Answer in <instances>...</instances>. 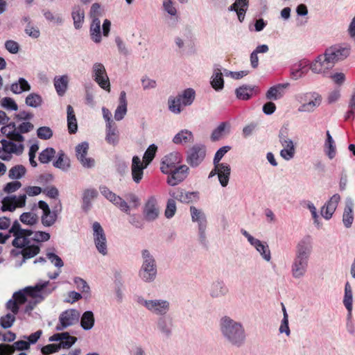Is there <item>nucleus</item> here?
Listing matches in <instances>:
<instances>
[{
  "label": "nucleus",
  "mask_w": 355,
  "mask_h": 355,
  "mask_svg": "<svg viewBox=\"0 0 355 355\" xmlns=\"http://www.w3.org/2000/svg\"><path fill=\"white\" fill-rule=\"evenodd\" d=\"M92 78L103 89L110 90V83L105 68L102 63L95 62L92 68Z\"/></svg>",
  "instance_id": "nucleus-12"
},
{
  "label": "nucleus",
  "mask_w": 355,
  "mask_h": 355,
  "mask_svg": "<svg viewBox=\"0 0 355 355\" xmlns=\"http://www.w3.org/2000/svg\"><path fill=\"white\" fill-rule=\"evenodd\" d=\"M295 99L300 104L298 112L305 113L313 112L322 102V96L316 92L300 93L295 96Z\"/></svg>",
  "instance_id": "nucleus-4"
},
{
  "label": "nucleus",
  "mask_w": 355,
  "mask_h": 355,
  "mask_svg": "<svg viewBox=\"0 0 355 355\" xmlns=\"http://www.w3.org/2000/svg\"><path fill=\"white\" fill-rule=\"evenodd\" d=\"M157 331L166 338H168L172 335L173 320L170 317H159L156 322Z\"/></svg>",
  "instance_id": "nucleus-27"
},
{
  "label": "nucleus",
  "mask_w": 355,
  "mask_h": 355,
  "mask_svg": "<svg viewBox=\"0 0 355 355\" xmlns=\"http://www.w3.org/2000/svg\"><path fill=\"white\" fill-rule=\"evenodd\" d=\"M141 265L139 270V277L144 282H153L157 275V264L155 258L147 249L141 250Z\"/></svg>",
  "instance_id": "nucleus-2"
},
{
  "label": "nucleus",
  "mask_w": 355,
  "mask_h": 355,
  "mask_svg": "<svg viewBox=\"0 0 355 355\" xmlns=\"http://www.w3.org/2000/svg\"><path fill=\"white\" fill-rule=\"evenodd\" d=\"M147 166H144L138 156H134L132 160V177L135 182L139 183L144 175V169Z\"/></svg>",
  "instance_id": "nucleus-32"
},
{
  "label": "nucleus",
  "mask_w": 355,
  "mask_h": 355,
  "mask_svg": "<svg viewBox=\"0 0 355 355\" xmlns=\"http://www.w3.org/2000/svg\"><path fill=\"white\" fill-rule=\"evenodd\" d=\"M76 340L77 338L74 336L69 335L68 332L54 334L49 338V341L50 342H69V343L71 344V347L76 342Z\"/></svg>",
  "instance_id": "nucleus-47"
},
{
  "label": "nucleus",
  "mask_w": 355,
  "mask_h": 355,
  "mask_svg": "<svg viewBox=\"0 0 355 355\" xmlns=\"http://www.w3.org/2000/svg\"><path fill=\"white\" fill-rule=\"evenodd\" d=\"M223 72L220 69H215L211 76V85L216 91H220L224 87Z\"/></svg>",
  "instance_id": "nucleus-44"
},
{
  "label": "nucleus",
  "mask_w": 355,
  "mask_h": 355,
  "mask_svg": "<svg viewBox=\"0 0 355 355\" xmlns=\"http://www.w3.org/2000/svg\"><path fill=\"white\" fill-rule=\"evenodd\" d=\"M168 110L174 114H180L182 111V102L176 97H169L168 101Z\"/></svg>",
  "instance_id": "nucleus-60"
},
{
  "label": "nucleus",
  "mask_w": 355,
  "mask_h": 355,
  "mask_svg": "<svg viewBox=\"0 0 355 355\" xmlns=\"http://www.w3.org/2000/svg\"><path fill=\"white\" fill-rule=\"evenodd\" d=\"M99 189L101 194L106 199H107L109 201L113 203L119 209H120L121 211L126 214L130 213V206L125 200H123L119 196H117L116 194L113 193L105 186H101Z\"/></svg>",
  "instance_id": "nucleus-17"
},
{
  "label": "nucleus",
  "mask_w": 355,
  "mask_h": 355,
  "mask_svg": "<svg viewBox=\"0 0 355 355\" xmlns=\"http://www.w3.org/2000/svg\"><path fill=\"white\" fill-rule=\"evenodd\" d=\"M15 321V315L7 313L6 315L1 317L0 325L3 329H8L11 327Z\"/></svg>",
  "instance_id": "nucleus-63"
},
{
  "label": "nucleus",
  "mask_w": 355,
  "mask_h": 355,
  "mask_svg": "<svg viewBox=\"0 0 355 355\" xmlns=\"http://www.w3.org/2000/svg\"><path fill=\"white\" fill-rule=\"evenodd\" d=\"M288 83H279L271 87L267 91L266 97L268 100L277 101L282 98L285 94V89L289 87Z\"/></svg>",
  "instance_id": "nucleus-30"
},
{
  "label": "nucleus",
  "mask_w": 355,
  "mask_h": 355,
  "mask_svg": "<svg viewBox=\"0 0 355 355\" xmlns=\"http://www.w3.org/2000/svg\"><path fill=\"white\" fill-rule=\"evenodd\" d=\"M230 124L228 122L220 123L213 131L211 135V140L216 141L220 139L225 134L226 130L229 131Z\"/></svg>",
  "instance_id": "nucleus-51"
},
{
  "label": "nucleus",
  "mask_w": 355,
  "mask_h": 355,
  "mask_svg": "<svg viewBox=\"0 0 355 355\" xmlns=\"http://www.w3.org/2000/svg\"><path fill=\"white\" fill-rule=\"evenodd\" d=\"M89 144L86 141L79 144L76 147V155L83 167L90 168L94 166L95 161L91 157H87Z\"/></svg>",
  "instance_id": "nucleus-23"
},
{
  "label": "nucleus",
  "mask_w": 355,
  "mask_h": 355,
  "mask_svg": "<svg viewBox=\"0 0 355 355\" xmlns=\"http://www.w3.org/2000/svg\"><path fill=\"white\" fill-rule=\"evenodd\" d=\"M20 253L23 256V260L21 261L20 266L25 263L26 259H31L39 254L40 248L37 245H31V241L28 238V243L23 246Z\"/></svg>",
  "instance_id": "nucleus-37"
},
{
  "label": "nucleus",
  "mask_w": 355,
  "mask_h": 355,
  "mask_svg": "<svg viewBox=\"0 0 355 355\" xmlns=\"http://www.w3.org/2000/svg\"><path fill=\"white\" fill-rule=\"evenodd\" d=\"M69 76L67 75L57 76L53 78L55 89L59 96H63L69 85Z\"/></svg>",
  "instance_id": "nucleus-34"
},
{
  "label": "nucleus",
  "mask_w": 355,
  "mask_h": 355,
  "mask_svg": "<svg viewBox=\"0 0 355 355\" xmlns=\"http://www.w3.org/2000/svg\"><path fill=\"white\" fill-rule=\"evenodd\" d=\"M30 343L26 340H18L12 345L0 344V355H9L14 353L15 350H26L29 349Z\"/></svg>",
  "instance_id": "nucleus-28"
},
{
  "label": "nucleus",
  "mask_w": 355,
  "mask_h": 355,
  "mask_svg": "<svg viewBox=\"0 0 355 355\" xmlns=\"http://www.w3.org/2000/svg\"><path fill=\"white\" fill-rule=\"evenodd\" d=\"M136 302L153 315L161 317L165 316L171 309L169 301L164 299L146 300L142 296H137Z\"/></svg>",
  "instance_id": "nucleus-5"
},
{
  "label": "nucleus",
  "mask_w": 355,
  "mask_h": 355,
  "mask_svg": "<svg viewBox=\"0 0 355 355\" xmlns=\"http://www.w3.org/2000/svg\"><path fill=\"white\" fill-rule=\"evenodd\" d=\"M33 128V124L28 121L22 122L18 126L16 125L15 122L12 121L3 126L1 128V132L6 135L8 139L22 142L24 141L22 134L31 132Z\"/></svg>",
  "instance_id": "nucleus-6"
},
{
  "label": "nucleus",
  "mask_w": 355,
  "mask_h": 355,
  "mask_svg": "<svg viewBox=\"0 0 355 355\" xmlns=\"http://www.w3.org/2000/svg\"><path fill=\"white\" fill-rule=\"evenodd\" d=\"M334 66L325 56V53L318 55L315 60L310 64V69L315 73H324L332 69Z\"/></svg>",
  "instance_id": "nucleus-25"
},
{
  "label": "nucleus",
  "mask_w": 355,
  "mask_h": 355,
  "mask_svg": "<svg viewBox=\"0 0 355 355\" xmlns=\"http://www.w3.org/2000/svg\"><path fill=\"white\" fill-rule=\"evenodd\" d=\"M55 150L54 148L49 147L43 150L39 155V161L42 164H48L54 157Z\"/></svg>",
  "instance_id": "nucleus-58"
},
{
  "label": "nucleus",
  "mask_w": 355,
  "mask_h": 355,
  "mask_svg": "<svg viewBox=\"0 0 355 355\" xmlns=\"http://www.w3.org/2000/svg\"><path fill=\"white\" fill-rule=\"evenodd\" d=\"M195 96L196 92L192 88H187L177 96L184 106L191 105L195 99Z\"/></svg>",
  "instance_id": "nucleus-48"
},
{
  "label": "nucleus",
  "mask_w": 355,
  "mask_h": 355,
  "mask_svg": "<svg viewBox=\"0 0 355 355\" xmlns=\"http://www.w3.org/2000/svg\"><path fill=\"white\" fill-rule=\"evenodd\" d=\"M190 213L191 220L198 223L199 241L203 245H206L207 243L206 235L207 220L206 215L202 210L197 209L194 206L190 207Z\"/></svg>",
  "instance_id": "nucleus-7"
},
{
  "label": "nucleus",
  "mask_w": 355,
  "mask_h": 355,
  "mask_svg": "<svg viewBox=\"0 0 355 355\" xmlns=\"http://www.w3.org/2000/svg\"><path fill=\"white\" fill-rule=\"evenodd\" d=\"M220 331L223 337L231 345L236 347L242 346L245 341V331L243 324L228 316L220 319Z\"/></svg>",
  "instance_id": "nucleus-1"
},
{
  "label": "nucleus",
  "mask_w": 355,
  "mask_h": 355,
  "mask_svg": "<svg viewBox=\"0 0 355 355\" xmlns=\"http://www.w3.org/2000/svg\"><path fill=\"white\" fill-rule=\"evenodd\" d=\"M49 284V281H40L34 286H27L23 288V291H25L27 296H30L35 299V301H39V302H40L44 300V296L42 295V291L46 295H49L56 288L54 286L52 289L44 290Z\"/></svg>",
  "instance_id": "nucleus-16"
},
{
  "label": "nucleus",
  "mask_w": 355,
  "mask_h": 355,
  "mask_svg": "<svg viewBox=\"0 0 355 355\" xmlns=\"http://www.w3.org/2000/svg\"><path fill=\"white\" fill-rule=\"evenodd\" d=\"M206 155V147L201 144H196L189 148L186 153V161L192 168L198 166Z\"/></svg>",
  "instance_id": "nucleus-9"
},
{
  "label": "nucleus",
  "mask_w": 355,
  "mask_h": 355,
  "mask_svg": "<svg viewBox=\"0 0 355 355\" xmlns=\"http://www.w3.org/2000/svg\"><path fill=\"white\" fill-rule=\"evenodd\" d=\"M259 92L258 87L248 85H243L235 90L236 98L243 101L249 100L253 96V94H256Z\"/></svg>",
  "instance_id": "nucleus-31"
},
{
  "label": "nucleus",
  "mask_w": 355,
  "mask_h": 355,
  "mask_svg": "<svg viewBox=\"0 0 355 355\" xmlns=\"http://www.w3.org/2000/svg\"><path fill=\"white\" fill-rule=\"evenodd\" d=\"M92 230L94 241L98 252L103 255H106L107 254V239L102 226L98 222H94Z\"/></svg>",
  "instance_id": "nucleus-15"
},
{
  "label": "nucleus",
  "mask_w": 355,
  "mask_h": 355,
  "mask_svg": "<svg viewBox=\"0 0 355 355\" xmlns=\"http://www.w3.org/2000/svg\"><path fill=\"white\" fill-rule=\"evenodd\" d=\"M189 171V167L185 164L173 168L171 173H166L168 175L167 183L172 187L178 184L187 178Z\"/></svg>",
  "instance_id": "nucleus-20"
},
{
  "label": "nucleus",
  "mask_w": 355,
  "mask_h": 355,
  "mask_svg": "<svg viewBox=\"0 0 355 355\" xmlns=\"http://www.w3.org/2000/svg\"><path fill=\"white\" fill-rule=\"evenodd\" d=\"M80 312L73 309L66 310L59 316V324L55 327L57 331H62L69 326H72L79 321Z\"/></svg>",
  "instance_id": "nucleus-14"
},
{
  "label": "nucleus",
  "mask_w": 355,
  "mask_h": 355,
  "mask_svg": "<svg viewBox=\"0 0 355 355\" xmlns=\"http://www.w3.org/2000/svg\"><path fill=\"white\" fill-rule=\"evenodd\" d=\"M25 103L27 106L37 108L41 106L42 103V98L38 94L31 93L26 96Z\"/></svg>",
  "instance_id": "nucleus-56"
},
{
  "label": "nucleus",
  "mask_w": 355,
  "mask_h": 355,
  "mask_svg": "<svg viewBox=\"0 0 355 355\" xmlns=\"http://www.w3.org/2000/svg\"><path fill=\"white\" fill-rule=\"evenodd\" d=\"M309 260L295 256L291 266L292 277L295 279L303 278L308 270Z\"/></svg>",
  "instance_id": "nucleus-19"
},
{
  "label": "nucleus",
  "mask_w": 355,
  "mask_h": 355,
  "mask_svg": "<svg viewBox=\"0 0 355 355\" xmlns=\"http://www.w3.org/2000/svg\"><path fill=\"white\" fill-rule=\"evenodd\" d=\"M53 166L63 171H67L70 168V160L62 150L58 152Z\"/></svg>",
  "instance_id": "nucleus-46"
},
{
  "label": "nucleus",
  "mask_w": 355,
  "mask_h": 355,
  "mask_svg": "<svg viewBox=\"0 0 355 355\" xmlns=\"http://www.w3.org/2000/svg\"><path fill=\"white\" fill-rule=\"evenodd\" d=\"M69 342L59 343L58 344H49L42 347L41 352L43 355H49L58 352L60 349H69Z\"/></svg>",
  "instance_id": "nucleus-43"
},
{
  "label": "nucleus",
  "mask_w": 355,
  "mask_h": 355,
  "mask_svg": "<svg viewBox=\"0 0 355 355\" xmlns=\"http://www.w3.org/2000/svg\"><path fill=\"white\" fill-rule=\"evenodd\" d=\"M157 147L155 144H151L144 153L143 161L145 163V166H147L154 159L157 152Z\"/></svg>",
  "instance_id": "nucleus-59"
},
{
  "label": "nucleus",
  "mask_w": 355,
  "mask_h": 355,
  "mask_svg": "<svg viewBox=\"0 0 355 355\" xmlns=\"http://www.w3.org/2000/svg\"><path fill=\"white\" fill-rule=\"evenodd\" d=\"M310 69V63L306 60H302L295 64L291 69V76L293 80L304 77Z\"/></svg>",
  "instance_id": "nucleus-29"
},
{
  "label": "nucleus",
  "mask_w": 355,
  "mask_h": 355,
  "mask_svg": "<svg viewBox=\"0 0 355 355\" xmlns=\"http://www.w3.org/2000/svg\"><path fill=\"white\" fill-rule=\"evenodd\" d=\"M241 232L247 239L250 244L260 254L263 260L267 262L270 261L271 252L266 242L261 241L258 239L254 238L245 230H241Z\"/></svg>",
  "instance_id": "nucleus-10"
},
{
  "label": "nucleus",
  "mask_w": 355,
  "mask_h": 355,
  "mask_svg": "<svg viewBox=\"0 0 355 355\" xmlns=\"http://www.w3.org/2000/svg\"><path fill=\"white\" fill-rule=\"evenodd\" d=\"M13 141H15V140H6L5 139H3L1 140V144L2 145V147L4 148V150L10 153H14L17 155H20L22 154L24 146V144L19 143V144H15Z\"/></svg>",
  "instance_id": "nucleus-35"
},
{
  "label": "nucleus",
  "mask_w": 355,
  "mask_h": 355,
  "mask_svg": "<svg viewBox=\"0 0 355 355\" xmlns=\"http://www.w3.org/2000/svg\"><path fill=\"white\" fill-rule=\"evenodd\" d=\"M71 17L73 21V26L75 28L80 29L83 26L84 22V10L79 6H74L72 8Z\"/></svg>",
  "instance_id": "nucleus-42"
},
{
  "label": "nucleus",
  "mask_w": 355,
  "mask_h": 355,
  "mask_svg": "<svg viewBox=\"0 0 355 355\" xmlns=\"http://www.w3.org/2000/svg\"><path fill=\"white\" fill-rule=\"evenodd\" d=\"M19 220L22 223L25 225H33L38 222L39 218L35 213L33 211H28L21 214L19 217Z\"/></svg>",
  "instance_id": "nucleus-57"
},
{
  "label": "nucleus",
  "mask_w": 355,
  "mask_h": 355,
  "mask_svg": "<svg viewBox=\"0 0 355 355\" xmlns=\"http://www.w3.org/2000/svg\"><path fill=\"white\" fill-rule=\"evenodd\" d=\"M90 35L92 40L95 43H99L101 41V21L98 18H96L92 21L90 26Z\"/></svg>",
  "instance_id": "nucleus-50"
},
{
  "label": "nucleus",
  "mask_w": 355,
  "mask_h": 355,
  "mask_svg": "<svg viewBox=\"0 0 355 355\" xmlns=\"http://www.w3.org/2000/svg\"><path fill=\"white\" fill-rule=\"evenodd\" d=\"M127 105L126 93L122 91L119 96V104L114 112L115 120L121 121L124 118L128 110Z\"/></svg>",
  "instance_id": "nucleus-36"
},
{
  "label": "nucleus",
  "mask_w": 355,
  "mask_h": 355,
  "mask_svg": "<svg viewBox=\"0 0 355 355\" xmlns=\"http://www.w3.org/2000/svg\"><path fill=\"white\" fill-rule=\"evenodd\" d=\"M26 193L19 196H6L2 200L1 211H14L17 207H24L26 205V195L29 196H35L42 192V189L40 187L29 186L24 188Z\"/></svg>",
  "instance_id": "nucleus-3"
},
{
  "label": "nucleus",
  "mask_w": 355,
  "mask_h": 355,
  "mask_svg": "<svg viewBox=\"0 0 355 355\" xmlns=\"http://www.w3.org/2000/svg\"><path fill=\"white\" fill-rule=\"evenodd\" d=\"M191 38V31L190 28L186 26L181 33V36L175 37V43L179 49L184 47V44L189 42Z\"/></svg>",
  "instance_id": "nucleus-53"
},
{
  "label": "nucleus",
  "mask_w": 355,
  "mask_h": 355,
  "mask_svg": "<svg viewBox=\"0 0 355 355\" xmlns=\"http://www.w3.org/2000/svg\"><path fill=\"white\" fill-rule=\"evenodd\" d=\"M98 191L95 189H88L85 190L83 193V201L84 205L89 207L92 199L96 198Z\"/></svg>",
  "instance_id": "nucleus-62"
},
{
  "label": "nucleus",
  "mask_w": 355,
  "mask_h": 355,
  "mask_svg": "<svg viewBox=\"0 0 355 355\" xmlns=\"http://www.w3.org/2000/svg\"><path fill=\"white\" fill-rule=\"evenodd\" d=\"M26 168L21 164H17L9 170L8 178L11 180H19L26 175Z\"/></svg>",
  "instance_id": "nucleus-55"
},
{
  "label": "nucleus",
  "mask_w": 355,
  "mask_h": 355,
  "mask_svg": "<svg viewBox=\"0 0 355 355\" xmlns=\"http://www.w3.org/2000/svg\"><path fill=\"white\" fill-rule=\"evenodd\" d=\"M353 295L352 290L349 282H347L345 286V295L343 299V304L348 311V316H350L352 311Z\"/></svg>",
  "instance_id": "nucleus-52"
},
{
  "label": "nucleus",
  "mask_w": 355,
  "mask_h": 355,
  "mask_svg": "<svg viewBox=\"0 0 355 355\" xmlns=\"http://www.w3.org/2000/svg\"><path fill=\"white\" fill-rule=\"evenodd\" d=\"M182 160V157L180 152H171L163 157L160 170L163 173H171V170L177 168L178 164H180Z\"/></svg>",
  "instance_id": "nucleus-18"
},
{
  "label": "nucleus",
  "mask_w": 355,
  "mask_h": 355,
  "mask_svg": "<svg viewBox=\"0 0 355 355\" xmlns=\"http://www.w3.org/2000/svg\"><path fill=\"white\" fill-rule=\"evenodd\" d=\"M30 241L33 240L37 242L47 241L50 239V234L48 232L42 231L33 232L32 236H29Z\"/></svg>",
  "instance_id": "nucleus-64"
},
{
  "label": "nucleus",
  "mask_w": 355,
  "mask_h": 355,
  "mask_svg": "<svg viewBox=\"0 0 355 355\" xmlns=\"http://www.w3.org/2000/svg\"><path fill=\"white\" fill-rule=\"evenodd\" d=\"M324 53L325 56L327 57L334 67L336 62L345 60L349 55L350 48L347 46L340 44L334 45L327 48Z\"/></svg>",
  "instance_id": "nucleus-11"
},
{
  "label": "nucleus",
  "mask_w": 355,
  "mask_h": 355,
  "mask_svg": "<svg viewBox=\"0 0 355 355\" xmlns=\"http://www.w3.org/2000/svg\"><path fill=\"white\" fill-rule=\"evenodd\" d=\"M230 290L223 279H217L214 281L209 288V294L213 299L222 298L227 296Z\"/></svg>",
  "instance_id": "nucleus-24"
},
{
  "label": "nucleus",
  "mask_w": 355,
  "mask_h": 355,
  "mask_svg": "<svg viewBox=\"0 0 355 355\" xmlns=\"http://www.w3.org/2000/svg\"><path fill=\"white\" fill-rule=\"evenodd\" d=\"M159 216V209L157 207V200L154 196L150 197L144 208V216L147 221H153Z\"/></svg>",
  "instance_id": "nucleus-26"
},
{
  "label": "nucleus",
  "mask_w": 355,
  "mask_h": 355,
  "mask_svg": "<svg viewBox=\"0 0 355 355\" xmlns=\"http://www.w3.org/2000/svg\"><path fill=\"white\" fill-rule=\"evenodd\" d=\"M279 139L283 149L280 151V156L285 160L289 161L293 158L295 153L293 141L288 138L282 131L279 134Z\"/></svg>",
  "instance_id": "nucleus-21"
},
{
  "label": "nucleus",
  "mask_w": 355,
  "mask_h": 355,
  "mask_svg": "<svg viewBox=\"0 0 355 355\" xmlns=\"http://www.w3.org/2000/svg\"><path fill=\"white\" fill-rule=\"evenodd\" d=\"M313 250V240L311 236L306 235L297 243L295 256L310 259Z\"/></svg>",
  "instance_id": "nucleus-13"
},
{
  "label": "nucleus",
  "mask_w": 355,
  "mask_h": 355,
  "mask_svg": "<svg viewBox=\"0 0 355 355\" xmlns=\"http://www.w3.org/2000/svg\"><path fill=\"white\" fill-rule=\"evenodd\" d=\"M9 233L12 234L15 236L12 241V245L17 248H21L28 243V237L32 236L33 231L31 230L22 229L21 225L17 220H15L12 223Z\"/></svg>",
  "instance_id": "nucleus-8"
},
{
  "label": "nucleus",
  "mask_w": 355,
  "mask_h": 355,
  "mask_svg": "<svg viewBox=\"0 0 355 355\" xmlns=\"http://www.w3.org/2000/svg\"><path fill=\"white\" fill-rule=\"evenodd\" d=\"M327 139L324 143V151L326 155L330 159L335 157L336 154V149L334 141L329 130L326 132Z\"/></svg>",
  "instance_id": "nucleus-49"
},
{
  "label": "nucleus",
  "mask_w": 355,
  "mask_h": 355,
  "mask_svg": "<svg viewBox=\"0 0 355 355\" xmlns=\"http://www.w3.org/2000/svg\"><path fill=\"white\" fill-rule=\"evenodd\" d=\"M95 322L94 313L92 311H87L83 313L80 318V326L86 331L93 328Z\"/></svg>",
  "instance_id": "nucleus-45"
},
{
  "label": "nucleus",
  "mask_w": 355,
  "mask_h": 355,
  "mask_svg": "<svg viewBox=\"0 0 355 355\" xmlns=\"http://www.w3.org/2000/svg\"><path fill=\"white\" fill-rule=\"evenodd\" d=\"M170 196L180 201L182 203L189 204L193 202H196L199 200V193L197 191H186L185 190L178 188L175 191L169 192Z\"/></svg>",
  "instance_id": "nucleus-22"
},
{
  "label": "nucleus",
  "mask_w": 355,
  "mask_h": 355,
  "mask_svg": "<svg viewBox=\"0 0 355 355\" xmlns=\"http://www.w3.org/2000/svg\"><path fill=\"white\" fill-rule=\"evenodd\" d=\"M173 142L177 145H184L193 141V134L191 131L184 129L178 132L173 138Z\"/></svg>",
  "instance_id": "nucleus-38"
},
{
  "label": "nucleus",
  "mask_w": 355,
  "mask_h": 355,
  "mask_svg": "<svg viewBox=\"0 0 355 355\" xmlns=\"http://www.w3.org/2000/svg\"><path fill=\"white\" fill-rule=\"evenodd\" d=\"M58 214L57 211H49L45 213H42L41 216V222L44 227L53 226L57 220Z\"/></svg>",
  "instance_id": "nucleus-54"
},
{
  "label": "nucleus",
  "mask_w": 355,
  "mask_h": 355,
  "mask_svg": "<svg viewBox=\"0 0 355 355\" xmlns=\"http://www.w3.org/2000/svg\"><path fill=\"white\" fill-rule=\"evenodd\" d=\"M231 173V167L227 163L219 164L218 178L223 187L227 186Z\"/></svg>",
  "instance_id": "nucleus-39"
},
{
  "label": "nucleus",
  "mask_w": 355,
  "mask_h": 355,
  "mask_svg": "<svg viewBox=\"0 0 355 355\" xmlns=\"http://www.w3.org/2000/svg\"><path fill=\"white\" fill-rule=\"evenodd\" d=\"M105 131V141L109 144H112L113 146L116 145L119 142V135L115 123L110 125L109 123L108 124H106Z\"/></svg>",
  "instance_id": "nucleus-40"
},
{
  "label": "nucleus",
  "mask_w": 355,
  "mask_h": 355,
  "mask_svg": "<svg viewBox=\"0 0 355 355\" xmlns=\"http://www.w3.org/2000/svg\"><path fill=\"white\" fill-rule=\"evenodd\" d=\"M1 107L9 111H17L18 110V105L10 97H4L1 98L0 101Z\"/></svg>",
  "instance_id": "nucleus-61"
},
{
  "label": "nucleus",
  "mask_w": 355,
  "mask_h": 355,
  "mask_svg": "<svg viewBox=\"0 0 355 355\" xmlns=\"http://www.w3.org/2000/svg\"><path fill=\"white\" fill-rule=\"evenodd\" d=\"M10 89L13 94H21L23 92H29L31 87L24 78H19L17 81H15L10 85Z\"/></svg>",
  "instance_id": "nucleus-41"
},
{
  "label": "nucleus",
  "mask_w": 355,
  "mask_h": 355,
  "mask_svg": "<svg viewBox=\"0 0 355 355\" xmlns=\"http://www.w3.org/2000/svg\"><path fill=\"white\" fill-rule=\"evenodd\" d=\"M354 202L350 198H347L345 202V207L344 208L343 214V223L346 228H349L354 221L353 214Z\"/></svg>",
  "instance_id": "nucleus-33"
}]
</instances>
